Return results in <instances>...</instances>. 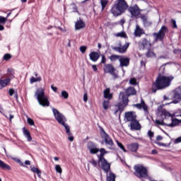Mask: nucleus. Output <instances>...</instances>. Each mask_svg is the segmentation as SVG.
I'll use <instances>...</instances> for the list:
<instances>
[{"label": "nucleus", "mask_w": 181, "mask_h": 181, "mask_svg": "<svg viewBox=\"0 0 181 181\" xmlns=\"http://www.w3.org/2000/svg\"><path fill=\"white\" fill-rule=\"evenodd\" d=\"M172 80H173V76H158L156 82L153 84V93H156L157 90H162V88H166V87H169Z\"/></svg>", "instance_id": "nucleus-1"}, {"label": "nucleus", "mask_w": 181, "mask_h": 181, "mask_svg": "<svg viewBox=\"0 0 181 181\" xmlns=\"http://www.w3.org/2000/svg\"><path fill=\"white\" fill-rule=\"evenodd\" d=\"M127 8H128V4H127L125 0H116L110 12L113 14V16H119L127 11Z\"/></svg>", "instance_id": "nucleus-2"}, {"label": "nucleus", "mask_w": 181, "mask_h": 181, "mask_svg": "<svg viewBox=\"0 0 181 181\" xmlns=\"http://www.w3.org/2000/svg\"><path fill=\"white\" fill-rule=\"evenodd\" d=\"M35 97L37 100L38 104L42 107H49L50 105L49 98L45 93L44 88H38L35 93Z\"/></svg>", "instance_id": "nucleus-3"}, {"label": "nucleus", "mask_w": 181, "mask_h": 181, "mask_svg": "<svg viewBox=\"0 0 181 181\" xmlns=\"http://www.w3.org/2000/svg\"><path fill=\"white\" fill-rule=\"evenodd\" d=\"M163 120H156V125H167V122L168 124H172V121L173 119V117L166 110H163V113L161 115Z\"/></svg>", "instance_id": "nucleus-4"}, {"label": "nucleus", "mask_w": 181, "mask_h": 181, "mask_svg": "<svg viewBox=\"0 0 181 181\" xmlns=\"http://www.w3.org/2000/svg\"><path fill=\"white\" fill-rule=\"evenodd\" d=\"M129 102V100H128V96L125 95V93L123 92H120L119 95V103L117 104V107L120 112H122L124 108L128 105Z\"/></svg>", "instance_id": "nucleus-5"}, {"label": "nucleus", "mask_w": 181, "mask_h": 181, "mask_svg": "<svg viewBox=\"0 0 181 181\" xmlns=\"http://www.w3.org/2000/svg\"><path fill=\"white\" fill-rule=\"evenodd\" d=\"M52 112L55 119H57L59 124L64 127V128H66V126L69 127V125L66 124V117H64V115H63V114L60 113V112H59L57 109L53 107Z\"/></svg>", "instance_id": "nucleus-6"}, {"label": "nucleus", "mask_w": 181, "mask_h": 181, "mask_svg": "<svg viewBox=\"0 0 181 181\" xmlns=\"http://www.w3.org/2000/svg\"><path fill=\"white\" fill-rule=\"evenodd\" d=\"M166 32H168V28L165 25L162 26L158 33H154L153 34L155 40L156 42H158V40H163Z\"/></svg>", "instance_id": "nucleus-7"}, {"label": "nucleus", "mask_w": 181, "mask_h": 181, "mask_svg": "<svg viewBox=\"0 0 181 181\" xmlns=\"http://www.w3.org/2000/svg\"><path fill=\"white\" fill-rule=\"evenodd\" d=\"M132 18H138L141 15V8L137 5H134L128 8Z\"/></svg>", "instance_id": "nucleus-8"}, {"label": "nucleus", "mask_w": 181, "mask_h": 181, "mask_svg": "<svg viewBox=\"0 0 181 181\" xmlns=\"http://www.w3.org/2000/svg\"><path fill=\"white\" fill-rule=\"evenodd\" d=\"M99 165L101 166L102 169L105 170V172H108V170L110 169L111 165L103 156L99 157Z\"/></svg>", "instance_id": "nucleus-9"}, {"label": "nucleus", "mask_w": 181, "mask_h": 181, "mask_svg": "<svg viewBox=\"0 0 181 181\" xmlns=\"http://www.w3.org/2000/svg\"><path fill=\"white\" fill-rule=\"evenodd\" d=\"M101 136L103 139L105 141L106 145H107L110 147L114 146V141H112L111 137L108 136V134L105 132V131L104 130L101 131Z\"/></svg>", "instance_id": "nucleus-10"}, {"label": "nucleus", "mask_w": 181, "mask_h": 181, "mask_svg": "<svg viewBox=\"0 0 181 181\" xmlns=\"http://www.w3.org/2000/svg\"><path fill=\"white\" fill-rule=\"evenodd\" d=\"M104 72L110 73V74L113 76V77H115V78H117V77H118V75L117 74V73H115V69L111 64L105 65Z\"/></svg>", "instance_id": "nucleus-11"}, {"label": "nucleus", "mask_w": 181, "mask_h": 181, "mask_svg": "<svg viewBox=\"0 0 181 181\" xmlns=\"http://www.w3.org/2000/svg\"><path fill=\"white\" fill-rule=\"evenodd\" d=\"M119 62L120 67H128L129 66V59L127 57H120Z\"/></svg>", "instance_id": "nucleus-12"}, {"label": "nucleus", "mask_w": 181, "mask_h": 181, "mask_svg": "<svg viewBox=\"0 0 181 181\" xmlns=\"http://www.w3.org/2000/svg\"><path fill=\"white\" fill-rule=\"evenodd\" d=\"M174 98L177 100L173 101L174 104H177L179 101L181 100V88H178L174 91Z\"/></svg>", "instance_id": "nucleus-13"}, {"label": "nucleus", "mask_w": 181, "mask_h": 181, "mask_svg": "<svg viewBox=\"0 0 181 181\" xmlns=\"http://www.w3.org/2000/svg\"><path fill=\"white\" fill-rule=\"evenodd\" d=\"M134 107H136V108H138V110H144L146 112L148 111V105L145 103V101H144V99H141V103L134 105Z\"/></svg>", "instance_id": "nucleus-14"}, {"label": "nucleus", "mask_w": 181, "mask_h": 181, "mask_svg": "<svg viewBox=\"0 0 181 181\" xmlns=\"http://www.w3.org/2000/svg\"><path fill=\"white\" fill-rule=\"evenodd\" d=\"M125 118L127 121H131L132 122L136 119V115L134 112H128L125 114Z\"/></svg>", "instance_id": "nucleus-15"}, {"label": "nucleus", "mask_w": 181, "mask_h": 181, "mask_svg": "<svg viewBox=\"0 0 181 181\" xmlns=\"http://www.w3.org/2000/svg\"><path fill=\"white\" fill-rule=\"evenodd\" d=\"M128 47H129V43L126 42L125 45L122 47H115L114 50L118 52L119 53H125Z\"/></svg>", "instance_id": "nucleus-16"}, {"label": "nucleus", "mask_w": 181, "mask_h": 181, "mask_svg": "<svg viewBox=\"0 0 181 181\" xmlns=\"http://www.w3.org/2000/svg\"><path fill=\"white\" fill-rule=\"evenodd\" d=\"M134 35V36H136V37H139L140 36H141V35H144V30L141 28L139 25H136Z\"/></svg>", "instance_id": "nucleus-17"}, {"label": "nucleus", "mask_w": 181, "mask_h": 181, "mask_svg": "<svg viewBox=\"0 0 181 181\" xmlns=\"http://www.w3.org/2000/svg\"><path fill=\"white\" fill-rule=\"evenodd\" d=\"M130 127L131 129H135L136 131H139V129H141V124L136 120H134L133 122H132Z\"/></svg>", "instance_id": "nucleus-18"}, {"label": "nucleus", "mask_w": 181, "mask_h": 181, "mask_svg": "<svg viewBox=\"0 0 181 181\" xmlns=\"http://www.w3.org/2000/svg\"><path fill=\"white\" fill-rule=\"evenodd\" d=\"M127 148L132 152H136V151H138V148H139V144H138V143H133V144H129L127 146Z\"/></svg>", "instance_id": "nucleus-19"}, {"label": "nucleus", "mask_w": 181, "mask_h": 181, "mask_svg": "<svg viewBox=\"0 0 181 181\" xmlns=\"http://www.w3.org/2000/svg\"><path fill=\"white\" fill-rule=\"evenodd\" d=\"M23 134L24 136L27 139L28 142H32V136H30V132L26 128H23Z\"/></svg>", "instance_id": "nucleus-20"}, {"label": "nucleus", "mask_w": 181, "mask_h": 181, "mask_svg": "<svg viewBox=\"0 0 181 181\" xmlns=\"http://www.w3.org/2000/svg\"><path fill=\"white\" fill-rule=\"evenodd\" d=\"M86 27V23L83 22V21L79 20L75 23V29L76 30H80V29H83Z\"/></svg>", "instance_id": "nucleus-21"}, {"label": "nucleus", "mask_w": 181, "mask_h": 181, "mask_svg": "<svg viewBox=\"0 0 181 181\" xmlns=\"http://www.w3.org/2000/svg\"><path fill=\"white\" fill-rule=\"evenodd\" d=\"M89 57L92 62H97V60L100 59V54H98V52H93L89 54Z\"/></svg>", "instance_id": "nucleus-22"}, {"label": "nucleus", "mask_w": 181, "mask_h": 181, "mask_svg": "<svg viewBox=\"0 0 181 181\" xmlns=\"http://www.w3.org/2000/svg\"><path fill=\"white\" fill-rule=\"evenodd\" d=\"M88 148L90 152V153H97V152H98L100 150H98V148L94 147V144H93L92 142H89L88 144Z\"/></svg>", "instance_id": "nucleus-23"}, {"label": "nucleus", "mask_w": 181, "mask_h": 181, "mask_svg": "<svg viewBox=\"0 0 181 181\" xmlns=\"http://www.w3.org/2000/svg\"><path fill=\"white\" fill-rule=\"evenodd\" d=\"M66 133L68 135L69 141L71 142H73L74 141V137L71 136V132H70V127L69 126H65Z\"/></svg>", "instance_id": "nucleus-24"}, {"label": "nucleus", "mask_w": 181, "mask_h": 181, "mask_svg": "<svg viewBox=\"0 0 181 181\" xmlns=\"http://www.w3.org/2000/svg\"><path fill=\"white\" fill-rule=\"evenodd\" d=\"M35 76L36 78H35L34 76H32L30 78V84H33V83H37V81H42V77L37 76V74H35Z\"/></svg>", "instance_id": "nucleus-25"}, {"label": "nucleus", "mask_w": 181, "mask_h": 181, "mask_svg": "<svg viewBox=\"0 0 181 181\" xmlns=\"http://www.w3.org/2000/svg\"><path fill=\"white\" fill-rule=\"evenodd\" d=\"M126 94L127 95H135L136 94V90L133 87H129L126 90Z\"/></svg>", "instance_id": "nucleus-26"}, {"label": "nucleus", "mask_w": 181, "mask_h": 181, "mask_svg": "<svg viewBox=\"0 0 181 181\" xmlns=\"http://www.w3.org/2000/svg\"><path fill=\"white\" fill-rule=\"evenodd\" d=\"M0 168L1 169H6V170H11V167L8 165V164L2 161L1 160H0Z\"/></svg>", "instance_id": "nucleus-27"}, {"label": "nucleus", "mask_w": 181, "mask_h": 181, "mask_svg": "<svg viewBox=\"0 0 181 181\" xmlns=\"http://www.w3.org/2000/svg\"><path fill=\"white\" fill-rule=\"evenodd\" d=\"M8 78H15V71L13 70V69L10 68L8 69Z\"/></svg>", "instance_id": "nucleus-28"}, {"label": "nucleus", "mask_w": 181, "mask_h": 181, "mask_svg": "<svg viewBox=\"0 0 181 181\" xmlns=\"http://www.w3.org/2000/svg\"><path fill=\"white\" fill-rule=\"evenodd\" d=\"M104 97L105 98H108L109 100L112 98V95L110 93V88H107L105 90H104Z\"/></svg>", "instance_id": "nucleus-29"}, {"label": "nucleus", "mask_w": 181, "mask_h": 181, "mask_svg": "<svg viewBox=\"0 0 181 181\" xmlns=\"http://www.w3.org/2000/svg\"><path fill=\"white\" fill-rule=\"evenodd\" d=\"M109 59L111 62H115L116 60L119 61V59H121V56L113 54V55L110 56L109 57Z\"/></svg>", "instance_id": "nucleus-30"}, {"label": "nucleus", "mask_w": 181, "mask_h": 181, "mask_svg": "<svg viewBox=\"0 0 181 181\" xmlns=\"http://www.w3.org/2000/svg\"><path fill=\"white\" fill-rule=\"evenodd\" d=\"M143 46L144 49H150L151 47V42L148 41L147 40H143Z\"/></svg>", "instance_id": "nucleus-31"}, {"label": "nucleus", "mask_w": 181, "mask_h": 181, "mask_svg": "<svg viewBox=\"0 0 181 181\" xmlns=\"http://www.w3.org/2000/svg\"><path fill=\"white\" fill-rule=\"evenodd\" d=\"M1 83L3 84V87H6L7 85L9 84V83H11V78H7L6 79H1Z\"/></svg>", "instance_id": "nucleus-32"}, {"label": "nucleus", "mask_w": 181, "mask_h": 181, "mask_svg": "<svg viewBox=\"0 0 181 181\" xmlns=\"http://www.w3.org/2000/svg\"><path fill=\"white\" fill-rule=\"evenodd\" d=\"M107 181H115V175L110 173L107 177Z\"/></svg>", "instance_id": "nucleus-33"}, {"label": "nucleus", "mask_w": 181, "mask_h": 181, "mask_svg": "<svg viewBox=\"0 0 181 181\" xmlns=\"http://www.w3.org/2000/svg\"><path fill=\"white\" fill-rule=\"evenodd\" d=\"M31 170H32L34 173H37L38 177H41L42 172H40V170H38L37 168L33 167V168H31Z\"/></svg>", "instance_id": "nucleus-34"}, {"label": "nucleus", "mask_w": 181, "mask_h": 181, "mask_svg": "<svg viewBox=\"0 0 181 181\" xmlns=\"http://www.w3.org/2000/svg\"><path fill=\"white\" fill-rule=\"evenodd\" d=\"M103 106L104 110H108L110 108V100H104Z\"/></svg>", "instance_id": "nucleus-35"}, {"label": "nucleus", "mask_w": 181, "mask_h": 181, "mask_svg": "<svg viewBox=\"0 0 181 181\" xmlns=\"http://www.w3.org/2000/svg\"><path fill=\"white\" fill-rule=\"evenodd\" d=\"M108 4V0H100V5L102 6V11L105 9V6Z\"/></svg>", "instance_id": "nucleus-36"}, {"label": "nucleus", "mask_w": 181, "mask_h": 181, "mask_svg": "<svg viewBox=\"0 0 181 181\" xmlns=\"http://www.w3.org/2000/svg\"><path fill=\"white\" fill-rule=\"evenodd\" d=\"M115 36H116L117 37H127V33H125V32H120V33H117L115 35Z\"/></svg>", "instance_id": "nucleus-37"}, {"label": "nucleus", "mask_w": 181, "mask_h": 181, "mask_svg": "<svg viewBox=\"0 0 181 181\" xmlns=\"http://www.w3.org/2000/svg\"><path fill=\"white\" fill-rule=\"evenodd\" d=\"M141 19L145 26H149V25H151V22L148 21V18H146V16H142Z\"/></svg>", "instance_id": "nucleus-38"}, {"label": "nucleus", "mask_w": 181, "mask_h": 181, "mask_svg": "<svg viewBox=\"0 0 181 181\" xmlns=\"http://www.w3.org/2000/svg\"><path fill=\"white\" fill-rule=\"evenodd\" d=\"M146 56L147 57H155L156 54H155V52L151 50H148L146 53Z\"/></svg>", "instance_id": "nucleus-39"}, {"label": "nucleus", "mask_w": 181, "mask_h": 181, "mask_svg": "<svg viewBox=\"0 0 181 181\" xmlns=\"http://www.w3.org/2000/svg\"><path fill=\"white\" fill-rule=\"evenodd\" d=\"M11 57L12 56L11 55V54H5L3 57V60H5L6 62L9 60Z\"/></svg>", "instance_id": "nucleus-40"}, {"label": "nucleus", "mask_w": 181, "mask_h": 181, "mask_svg": "<svg viewBox=\"0 0 181 181\" xmlns=\"http://www.w3.org/2000/svg\"><path fill=\"white\" fill-rule=\"evenodd\" d=\"M55 170L56 172H57V173L62 174V167H60V165H55Z\"/></svg>", "instance_id": "nucleus-41"}, {"label": "nucleus", "mask_w": 181, "mask_h": 181, "mask_svg": "<svg viewBox=\"0 0 181 181\" xmlns=\"http://www.w3.org/2000/svg\"><path fill=\"white\" fill-rule=\"evenodd\" d=\"M27 122L28 124H29V125H31V126L35 125V122L30 117H27Z\"/></svg>", "instance_id": "nucleus-42"}, {"label": "nucleus", "mask_w": 181, "mask_h": 181, "mask_svg": "<svg viewBox=\"0 0 181 181\" xmlns=\"http://www.w3.org/2000/svg\"><path fill=\"white\" fill-rule=\"evenodd\" d=\"M117 146H119V148H120V149H122V151H124V152H127V150L125 149V147H124V145H122L120 142L117 141Z\"/></svg>", "instance_id": "nucleus-43"}, {"label": "nucleus", "mask_w": 181, "mask_h": 181, "mask_svg": "<svg viewBox=\"0 0 181 181\" xmlns=\"http://www.w3.org/2000/svg\"><path fill=\"white\" fill-rule=\"evenodd\" d=\"M100 156L99 158H101V156H103V158H104L105 153H107V151H105V148H100Z\"/></svg>", "instance_id": "nucleus-44"}, {"label": "nucleus", "mask_w": 181, "mask_h": 181, "mask_svg": "<svg viewBox=\"0 0 181 181\" xmlns=\"http://www.w3.org/2000/svg\"><path fill=\"white\" fill-rule=\"evenodd\" d=\"M62 96L64 97V98H69V93L65 90H63L62 92Z\"/></svg>", "instance_id": "nucleus-45"}, {"label": "nucleus", "mask_w": 181, "mask_h": 181, "mask_svg": "<svg viewBox=\"0 0 181 181\" xmlns=\"http://www.w3.org/2000/svg\"><path fill=\"white\" fill-rule=\"evenodd\" d=\"M6 18H4L3 16H0V23L5 24L6 22Z\"/></svg>", "instance_id": "nucleus-46"}, {"label": "nucleus", "mask_w": 181, "mask_h": 181, "mask_svg": "<svg viewBox=\"0 0 181 181\" xmlns=\"http://www.w3.org/2000/svg\"><path fill=\"white\" fill-rule=\"evenodd\" d=\"M171 25L174 29L177 28V25H176V21L175 20L171 21Z\"/></svg>", "instance_id": "nucleus-47"}, {"label": "nucleus", "mask_w": 181, "mask_h": 181, "mask_svg": "<svg viewBox=\"0 0 181 181\" xmlns=\"http://www.w3.org/2000/svg\"><path fill=\"white\" fill-rule=\"evenodd\" d=\"M90 163H91V165H93V166H94L95 168H97V165H98V163H97V161H95V160H90Z\"/></svg>", "instance_id": "nucleus-48"}, {"label": "nucleus", "mask_w": 181, "mask_h": 181, "mask_svg": "<svg viewBox=\"0 0 181 181\" xmlns=\"http://www.w3.org/2000/svg\"><path fill=\"white\" fill-rule=\"evenodd\" d=\"M129 83H130V84L134 86V85L136 84V79H135V78H132L130 79Z\"/></svg>", "instance_id": "nucleus-49"}, {"label": "nucleus", "mask_w": 181, "mask_h": 181, "mask_svg": "<svg viewBox=\"0 0 181 181\" xmlns=\"http://www.w3.org/2000/svg\"><path fill=\"white\" fill-rule=\"evenodd\" d=\"M86 50H87V47L82 46L80 47V51L81 52V53H85Z\"/></svg>", "instance_id": "nucleus-50"}, {"label": "nucleus", "mask_w": 181, "mask_h": 181, "mask_svg": "<svg viewBox=\"0 0 181 181\" xmlns=\"http://www.w3.org/2000/svg\"><path fill=\"white\" fill-rule=\"evenodd\" d=\"M14 160L16 162H17V163H19V165H21V166H25V164L23 163H22V161H21V160H19L18 158H15Z\"/></svg>", "instance_id": "nucleus-51"}, {"label": "nucleus", "mask_w": 181, "mask_h": 181, "mask_svg": "<svg viewBox=\"0 0 181 181\" xmlns=\"http://www.w3.org/2000/svg\"><path fill=\"white\" fill-rule=\"evenodd\" d=\"M181 142V136L177 137L174 140V144H180Z\"/></svg>", "instance_id": "nucleus-52"}, {"label": "nucleus", "mask_w": 181, "mask_h": 181, "mask_svg": "<svg viewBox=\"0 0 181 181\" xmlns=\"http://www.w3.org/2000/svg\"><path fill=\"white\" fill-rule=\"evenodd\" d=\"M88 100V98L87 96V93H84V95H83V101L85 103H87Z\"/></svg>", "instance_id": "nucleus-53"}, {"label": "nucleus", "mask_w": 181, "mask_h": 181, "mask_svg": "<svg viewBox=\"0 0 181 181\" xmlns=\"http://www.w3.org/2000/svg\"><path fill=\"white\" fill-rule=\"evenodd\" d=\"M148 136L150 138H153V132H151V131H148Z\"/></svg>", "instance_id": "nucleus-54"}, {"label": "nucleus", "mask_w": 181, "mask_h": 181, "mask_svg": "<svg viewBox=\"0 0 181 181\" xmlns=\"http://www.w3.org/2000/svg\"><path fill=\"white\" fill-rule=\"evenodd\" d=\"M8 93H9V95H13L15 90L11 88V89H9Z\"/></svg>", "instance_id": "nucleus-55"}, {"label": "nucleus", "mask_w": 181, "mask_h": 181, "mask_svg": "<svg viewBox=\"0 0 181 181\" xmlns=\"http://www.w3.org/2000/svg\"><path fill=\"white\" fill-rule=\"evenodd\" d=\"M51 88L54 93H57V87L51 86Z\"/></svg>", "instance_id": "nucleus-56"}, {"label": "nucleus", "mask_w": 181, "mask_h": 181, "mask_svg": "<svg viewBox=\"0 0 181 181\" xmlns=\"http://www.w3.org/2000/svg\"><path fill=\"white\" fill-rule=\"evenodd\" d=\"M105 62H106L105 56L102 55V60H101V63H103V64H105Z\"/></svg>", "instance_id": "nucleus-57"}, {"label": "nucleus", "mask_w": 181, "mask_h": 181, "mask_svg": "<svg viewBox=\"0 0 181 181\" xmlns=\"http://www.w3.org/2000/svg\"><path fill=\"white\" fill-rule=\"evenodd\" d=\"M92 69L93 71H98V68H97V65H92Z\"/></svg>", "instance_id": "nucleus-58"}, {"label": "nucleus", "mask_w": 181, "mask_h": 181, "mask_svg": "<svg viewBox=\"0 0 181 181\" xmlns=\"http://www.w3.org/2000/svg\"><path fill=\"white\" fill-rule=\"evenodd\" d=\"M156 139H157V141H162V139H163V138L162 137V136H157Z\"/></svg>", "instance_id": "nucleus-59"}, {"label": "nucleus", "mask_w": 181, "mask_h": 181, "mask_svg": "<svg viewBox=\"0 0 181 181\" xmlns=\"http://www.w3.org/2000/svg\"><path fill=\"white\" fill-rule=\"evenodd\" d=\"M4 85L2 83V81L0 79V90H2V88H4Z\"/></svg>", "instance_id": "nucleus-60"}, {"label": "nucleus", "mask_w": 181, "mask_h": 181, "mask_svg": "<svg viewBox=\"0 0 181 181\" xmlns=\"http://www.w3.org/2000/svg\"><path fill=\"white\" fill-rule=\"evenodd\" d=\"M25 165H30V160H25Z\"/></svg>", "instance_id": "nucleus-61"}, {"label": "nucleus", "mask_w": 181, "mask_h": 181, "mask_svg": "<svg viewBox=\"0 0 181 181\" xmlns=\"http://www.w3.org/2000/svg\"><path fill=\"white\" fill-rule=\"evenodd\" d=\"M151 153L155 155V153H158V151H156V150H152Z\"/></svg>", "instance_id": "nucleus-62"}, {"label": "nucleus", "mask_w": 181, "mask_h": 181, "mask_svg": "<svg viewBox=\"0 0 181 181\" xmlns=\"http://www.w3.org/2000/svg\"><path fill=\"white\" fill-rule=\"evenodd\" d=\"M9 119H10V122H11L12 119H13V115H10Z\"/></svg>", "instance_id": "nucleus-63"}, {"label": "nucleus", "mask_w": 181, "mask_h": 181, "mask_svg": "<svg viewBox=\"0 0 181 181\" xmlns=\"http://www.w3.org/2000/svg\"><path fill=\"white\" fill-rule=\"evenodd\" d=\"M4 25L0 24V30H4Z\"/></svg>", "instance_id": "nucleus-64"}]
</instances>
